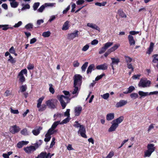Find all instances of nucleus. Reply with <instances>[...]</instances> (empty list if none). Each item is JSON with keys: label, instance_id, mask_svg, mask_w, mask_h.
I'll return each mask as SVG.
<instances>
[{"label": "nucleus", "instance_id": "obj_3", "mask_svg": "<svg viewBox=\"0 0 158 158\" xmlns=\"http://www.w3.org/2000/svg\"><path fill=\"white\" fill-rule=\"evenodd\" d=\"M57 101L56 99H51L47 101L45 103L48 107L51 109H54L56 108Z\"/></svg>", "mask_w": 158, "mask_h": 158}, {"label": "nucleus", "instance_id": "obj_13", "mask_svg": "<svg viewBox=\"0 0 158 158\" xmlns=\"http://www.w3.org/2000/svg\"><path fill=\"white\" fill-rule=\"evenodd\" d=\"M55 5V3H45L41 6L37 10H44L46 7L47 6L53 7Z\"/></svg>", "mask_w": 158, "mask_h": 158}, {"label": "nucleus", "instance_id": "obj_30", "mask_svg": "<svg viewBox=\"0 0 158 158\" xmlns=\"http://www.w3.org/2000/svg\"><path fill=\"white\" fill-rule=\"evenodd\" d=\"M154 146V145L152 144H148L147 146L148 150L153 152L155 151V148Z\"/></svg>", "mask_w": 158, "mask_h": 158}, {"label": "nucleus", "instance_id": "obj_63", "mask_svg": "<svg viewBox=\"0 0 158 158\" xmlns=\"http://www.w3.org/2000/svg\"><path fill=\"white\" fill-rule=\"evenodd\" d=\"M11 94V92L10 90H7L4 93V95L6 97H8Z\"/></svg>", "mask_w": 158, "mask_h": 158}, {"label": "nucleus", "instance_id": "obj_19", "mask_svg": "<svg viewBox=\"0 0 158 158\" xmlns=\"http://www.w3.org/2000/svg\"><path fill=\"white\" fill-rule=\"evenodd\" d=\"M29 142L27 141L19 142L17 144V147L19 148H21L23 146L27 144Z\"/></svg>", "mask_w": 158, "mask_h": 158}, {"label": "nucleus", "instance_id": "obj_28", "mask_svg": "<svg viewBox=\"0 0 158 158\" xmlns=\"http://www.w3.org/2000/svg\"><path fill=\"white\" fill-rule=\"evenodd\" d=\"M114 113H111L107 114L106 116L107 120L110 121L112 120L114 118Z\"/></svg>", "mask_w": 158, "mask_h": 158}, {"label": "nucleus", "instance_id": "obj_60", "mask_svg": "<svg viewBox=\"0 0 158 158\" xmlns=\"http://www.w3.org/2000/svg\"><path fill=\"white\" fill-rule=\"evenodd\" d=\"M79 63L78 60L74 61L73 63V65L74 67H78L79 65Z\"/></svg>", "mask_w": 158, "mask_h": 158}, {"label": "nucleus", "instance_id": "obj_21", "mask_svg": "<svg viewBox=\"0 0 158 158\" xmlns=\"http://www.w3.org/2000/svg\"><path fill=\"white\" fill-rule=\"evenodd\" d=\"M124 117L123 116H120L117 119L113 120L114 122H115L118 125L119 124L121 123L123 120Z\"/></svg>", "mask_w": 158, "mask_h": 158}, {"label": "nucleus", "instance_id": "obj_39", "mask_svg": "<svg viewBox=\"0 0 158 158\" xmlns=\"http://www.w3.org/2000/svg\"><path fill=\"white\" fill-rule=\"evenodd\" d=\"M88 63L85 62L82 66L81 67L82 71L83 72L85 71L86 69L88 66Z\"/></svg>", "mask_w": 158, "mask_h": 158}, {"label": "nucleus", "instance_id": "obj_59", "mask_svg": "<svg viewBox=\"0 0 158 158\" xmlns=\"http://www.w3.org/2000/svg\"><path fill=\"white\" fill-rule=\"evenodd\" d=\"M69 119L68 118V117L67 118H65L64 120H63L60 123V124H63L64 123H66L68 122L69 121Z\"/></svg>", "mask_w": 158, "mask_h": 158}, {"label": "nucleus", "instance_id": "obj_4", "mask_svg": "<svg viewBox=\"0 0 158 158\" xmlns=\"http://www.w3.org/2000/svg\"><path fill=\"white\" fill-rule=\"evenodd\" d=\"M151 84V81L146 79H141L138 84L139 87L145 88L149 87Z\"/></svg>", "mask_w": 158, "mask_h": 158}, {"label": "nucleus", "instance_id": "obj_22", "mask_svg": "<svg viewBox=\"0 0 158 158\" xmlns=\"http://www.w3.org/2000/svg\"><path fill=\"white\" fill-rule=\"evenodd\" d=\"M120 46L119 44H116L114 45V46L111 47L108 50L111 53L112 52H114Z\"/></svg>", "mask_w": 158, "mask_h": 158}, {"label": "nucleus", "instance_id": "obj_49", "mask_svg": "<svg viewBox=\"0 0 158 158\" xmlns=\"http://www.w3.org/2000/svg\"><path fill=\"white\" fill-rule=\"evenodd\" d=\"M49 91L52 94H53L55 92V90L53 87V85L52 84H49Z\"/></svg>", "mask_w": 158, "mask_h": 158}, {"label": "nucleus", "instance_id": "obj_37", "mask_svg": "<svg viewBox=\"0 0 158 158\" xmlns=\"http://www.w3.org/2000/svg\"><path fill=\"white\" fill-rule=\"evenodd\" d=\"M153 59L152 60V62L153 63H157V61H158V54H155L153 55Z\"/></svg>", "mask_w": 158, "mask_h": 158}, {"label": "nucleus", "instance_id": "obj_14", "mask_svg": "<svg viewBox=\"0 0 158 158\" xmlns=\"http://www.w3.org/2000/svg\"><path fill=\"white\" fill-rule=\"evenodd\" d=\"M127 103V102L126 101L123 100H120L116 103L115 106L117 108L121 107L125 105Z\"/></svg>", "mask_w": 158, "mask_h": 158}, {"label": "nucleus", "instance_id": "obj_25", "mask_svg": "<svg viewBox=\"0 0 158 158\" xmlns=\"http://www.w3.org/2000/svg\"><path fill=\"white\" fill-rule=\"evenodd\" d=\"M47 157V152H42L38 155L37 156L35 157V158H46Z\"/></svg>", "mask_w": 158, "mask_h": 158}, {"label": "nucleus", "instance_id": "obj_5", "mask_svg": "<svg viewBox=\"0 0 158 158\" xmlns=\"http://www.w3.org/2000/svg\"><path fill=\"white\" fill-rule=\"evenodd\" d=\"M82 77L79 74H76L74 77V84L81 87L82 83Z\"/></svg>", "mask_w": 158, "mask_h": 158}, {"label": "nucleus", "instance_id": "obj_38", "mask_svg": "<svg viewBox=\"0 0 158 158\" xmlns=\"http://www.w3.org/2000/svg\"><path fill=\"white\" fill-rule=\"evenodd\" d=\"M60 121H57L54 122L52 124L51 127L54 129H55L59 124H60Z\"/></svg>", "mask_w": 158, "mask_h": 158}, {"label": "nucleus", "instance_id": "obj_64", "mask_svg": "<svg viewBox=\"0 0 158 158\" xmlns=\"http://www.w3.org/2000/svg\"><path fill=\"white\" fill-rule=\"evenodd\" d=\"M34 66L33 64H29L28 65L27 68L28 70H31L33 69Z\"/></svg>", "mask_w": 158, "mask_h": 158}, {"label": "nucleus", "instance_id": "obj_24", "mask_svg": "<svg viewBox=\"0 0 158 158\" xmlns=\"http://www.w3.org/2000/svg\"><path fill=\"white\" fill-rule=\"evenodd\" d=\"M72 9L71 10H74V9L76 8H77V10H81L85 6H78L76 5L74 3H71Z\"/></svg>", "mask_w": 158, "mask_h": 158}, {"label": "nucleus", "instance_id": "obj_46", "mask_svg": "<svg viewBox=\"0 0 158 158\" xmlns=\"http://www.w3.org/2000/svg\"><path fill=\"white\" fill-rule=\"evenodd\" d=\"M39 2H35L33 5V7L34 10H37V8L40 5Z\"/></svg>", "mask_w": 158, "mask_h": 158}, {"label": "nucleus", "instance_id": "obj_15", "mask_svg": "<svg viewBox=\"0 0 158 158\" xmlns=\"http://www.w3.org/2000/svg\"><path fill=\"white\" fill-rule=\"evenodd\" d=\"M87 26L89 27H90L94 29H95L98 31H99L100 28L95 24L91 23H88L87 24Z\"/></svg>", "mask_w": 158, "mask_h": 158}, {"label": "nucleus", "instance_id": "obj_42", "mask_svg": "<svg viewBox=\"0 0 158 158\" xmlns=\"http://www.w3.org/2000/svg\"><path fill=\"white\" fill-rule=\"evenodd\" d=\"M39 108L38 111H43L46 108V106L45 104L41 105V106Z\"/></svg>", "mask_w": 158, "mask_h": 158}, {"label": "nucleus", "instance_id": "obj_47", "mask_svg": "<svg viewBox=\"0 0 158 158\" xmlns=\"http://www.w3.org/2000/svg\"><path fill=\"white\" fill-rule=\"evenodd\" d=\"M51 35V32L49 31L44 32L42 34V36L44 37H48Z\"/></svg>", "mask_w": 158, "mask_h": 158}, {"label": "nucleus", "instance_id": "obj_62", "mask_svg": "<svg viewBox=\"0 0 158 158\" xmlns=\"http://www.w3.org/2000/svg\"><path fill=\"white\" fill-rule=\"evenodd\" d=\"M127 67L129 69H131L132 71H134V68L131 63H128L127 64Z\"/></svg>", "mask_w": 158, "mask_h": 158}, {"label": "nucleus", "instance_id": "obj_50", "mask_svg": "<svg viewBox=\"0 0 158 158\" xmlns=\"http://www.w3.org/2000/svg\"><path fill=\"white\" fill-rule=\"evenodd\" d=\"M45 138L44 139V141L45 142H48L51 138V135L46 133L45 135Z\"/></svg>", "mask_w": 158, "mask_h": 158}, {"label": "nucleus", "instance_id": "obj_40", "mask_svg": "<svg viewBox=\"0 0 158 158\" xmlns=\"http://www.w3.org/2000/svg\"><path fill=\"white\" fill-rule=\"evenodd\" d=\"M85 1L84 0H78L76 2L77 5L78 6H81L82 4L84 3Z\"/></svg>", "mask_w": 158, "mask_h": 158}, {"label": "nucleus", "instance_id": "obj_55", "mask_svg": "<svg viewBox=\"0 0 158 158\" xmlns=\"http://www.w3.org/2000/svg\"><path fill=\"white\" fill-rule=\"evenodd\" d=\"M82 125H81L80 123H79L77 121H76L73 124V126L76 128H78L79 127H80Z\"/></svg>", "mask_w": 158, "mask_h": 158}, {"label": "nucleus", "instance_id": "obj_26", "mask_svg": "<svg viewBox=\"0 0 158 158\" xmlns=\"http://www.w3.org/2000/svg\"><path fill=\"white\" fill-rule=\"evenodd\" d=\"M69 22L68 21H66L64 23L62 28L63 30H66L69 29Z\"/></svg>", "mask_w": 158, "mask_h": 158}, {"label": "nucleus", "instance_id": "obj_2", "mask_svg": "<svg viewBox=\"0 0 158 158\" xmlns=\"http://www.w3.org/2000/svg\"><path fill=\"white\" fill-rule=\"evenodd\" d=\"M58 99L63 109H64L66 106L67 104L66 102L68 103L70 100L69 97L63 95H61Z\"/></svg>", "mask_w": 158, "mask_h": 158}, {"label": "nucleus", "instance_id": "obj_44", "mask_svg": "<svg viewBox=\"0 0 158 158\" xmlns=\"http://www.w3.org/2000/svg\"><path fill=\"white\" fill-rule=\"evenodd\" d=\"M152 151L151 152L148 150H147L144 152V157H149L151 155Z\"/></svg>", "mask_w": 158, "mask_h": 158}, {"label": "nucleus", "instance_id": "obj_31", "mask_svg": "<svg viewBox=\"0 0 158 158\" xmlns=\"http://www.w3.org/2000/svg\"><path fill=\"white\" fill-rule=\"evenodd\" d=\"M44 99V97H41L40 98H39V99L37 100V107L38 108H39L41 106V103Z\"/></svg>", "mask_w": 158, "mask_h": 158}, {"label": "nucleus", "instance_id": "obj_6", "mask_svg": "<svg viewBox=\"0 0 158 158\" xmlns=\"http://www.w3.org/2000/svg\"><path fill=\"white\" fill-rule=\"evenodd\" d=\"M23 74H27V71L26 69H25L22 70L19 73L18 77L19 78V80L22 83H23L25 81V77L23 76Z\"/></svg>", "mask_w": 158, "mask_h": 158}, {"label": "nucleus", "instance_id": "obj_17", "mask_svg": "<svg viewBox=\"0 0 158 158\" xmlns=\"http://www.w3.org/2000/svg\"><path fill=\"white\" fill-rule=\"evenodd\" d=\"M107 68V65L106 64L98 65L96 66V69L98 70H106Z\"/></svg>", "mask_w": 158, "mask_h": 158}, {"label": "nucleus", "instance_id": "obj_52", "mask_svg": "<svg viewBox=\"0 0 158 158\" xmlns=\"http://www.w3.org/2000/svg\"><path fill=\"white\" fill-rule=\"evenodd\" d=\"M54 129L51 127L50 128L47 132V134L51 135L53 134L54 133Z\"/></svg>", "mask_w": 158, "mask_h": 158}, {"label": "nucleus", "instance_id": "obj_45", "mask_svg": "<svg viewBox=\"0 0 158 158\" xmlns=\"http://www.w3.org/2000/svg\"><path fill=\"white\" fill-rule=\"evenodd\" d=\"M9 57L10 58L8 59V61H10L12 64L15 63L16 62V61L15 59H14L10 55Z\"/></svg>", "mask_w": 158, "mask_h": 158}, {"label": "nucleus", "instance_id": "obj_54", "mask_svg": "<svg viewBox=\"0 0 158 158\" xmlns=\"http://www.w3.org/2000/svg\"><path fill=\"white\" fill-rule=\"evenodd\" d=\"M33 27V24L31 23H29L25 26V28L27 29L32 28Z\"/></svg>", "mask_w": 158, "mask_h": 158}, {"label": "nucleus", "instance_id": "obj_23", "mask_svg": "<svg viewBox=\"0 0 158 158\" xmlns=\"http://www.w3.org/2000/svg\"><path fill=\"white\" fill-rule=\"evenodd\" d=\"M154 44L152 42L150 43V46L148 48L146 53L148 54H150L153 51L154 48Z\"/></svg>", "mask_w": 158, "mask_h": 158}, {"label": "nucleus", "instance_id": "obj_10", "mask_svg": "<svg viewBox=\"0 0 158 158\" xmlns=\"http://www.w3.org/2000/svg\"><path fill=\"white\" fill-rule=\"evenodd\" d=\"M111 59L112 60V62L110 64V65L111 66L112 69L114 70V65H118V63L120 62V60L118 58H115L113 57L111 58Z\"/></svg>", "mask_w": 158, "mask_h": 158}, {"label": "nucleus", "instance_id": "obj_16", "mask_svg": "<svg viewBox=\"0 0 158 158\" xmlns=\"http://www.w3.org/2000/svg\"><path fill=\"white\" fill-rule=\"evenodd\" d=\"M74 89L73 91L72 92V94H77L75 95V97H77L78 94L80 87H79L78 85H74Z\"/></svg>", "mask_w": 158, "mask_h": 158}, {"label": "nucleus", "instance_id": "obj_27", "mask_svg": "<svg viewBox=\"0 0 158 158\" xmlns=\"http://www.w3.org/2000/svg\"><path fill=\"white\" fill-rule=\"evenodd\" d=\"M95 66L94 64H92L89 66L87 70V74L91 73L92 70H94Z\"/></svg>", "mask_w": 158, "mask_h": 158}, {"label": "nucleus", "instance_id": "obj_41", "mask_svg": "<svg viewBox=\"0 0 158 158\" xmlns=\"http://www.w3.org/2000/svg\"><path fill=\"white\" fill-rule=\"evenodd\" d=\"M113 44V42H108L107 43L105 44H104V47L106 50L109 47H110Z\"/></svg>", "mask_w": 158, "mask_h": 158}, {"label": "nucleus", "instance_id": "obj_35", "mask_svg": "<svg viewBox=\"0 0 158 158\" xmlns=\"http://www.w3.org/2000/svg\"><path fill=\"white\" fill-rule=\"evenodd\" d=\"M11 6L13 8H15L18 7L19 5V2L16 1L15 2H10Z\"/></svg>", "mask_w": 158, "mask_h": 158}, {"label": "nucleus", "instance_id": "obj_48", "mask_svg": "<svg viewBox=\"0 0 158 158\" xmlns=\"http://www.w3.org/2000/svg\"><path fill=\"white\" fill-rule=\"evenodd\" d=\"M118 13L119 15L122 18H126V15L123 12V10H118Z\"/></svg>", "mask_w": 158, "mask_h": 158}, {"label": "nucleus", "instance_id": "obj_51", "mask_svg": "<svg viewBox=\"0 0 158 158\" xmlns=\"http://www.w3.org/2000/svg\"><path fill=\"white\" fill-rule=\"evenodd\" d=\"M131 98L135 99L138 97V95L137 94L135 93H133L131 94L130 95Z\"/></svg>", "mask_w": 158, "mask_h": 158}, {"label": "nucleus", "instance_id": "obj_1", "mask_svg": "<svg viewBox=\"0 0 158 158\" xmlns=\"http://www.w3.org/2000/svg\"><path fill=\"white\" fill-rule=\"evenodd\" d=\"M42 141L40 140L34 144V146H30L24 148H23L25 152L28 154H31L35 151L42 144Z\"/></svg>", "mask_w": 158, "mask_h": 158}, {"label": "nucleus", "instance_id": "obj_8", "mask_svg": "<svg viewBox=\"0 0 158 158\" xmlns=\"http://www.w3.org/2000/svg\"><path fill=\"white\" fill-rule=\"evenodd\" d=\"M20 130V128L19 127L16 125L11 127L10 128V132L13 134H15L19 132Z\"/></svg>", "mask_w": 158, "mask_h": 158}, {"label": "nucleus", "instance_id": "obj_9", "mask_svg": "<svg viewBox=\"0 0 158 158\" xmlns=\"http://www.w3.org/2000/svg\"><path fill=\"white\" fill-rule=\"evenodd\" d=\"M78 132V133L80 134L81 136L83 137L84 138H87V136L85 134V128L83 125H82L80 127Z\"/></svg>", "mask_w": 158, "mask_h": 158}, {"label": "nucleus", "instance_id": "obj_61", "mask_svg": "<svg viewBox=\"0 0 158 158\" xmlns=\"http://www.w3.org/2000/svg\"><path fill=\"white\" fill-rule=\"evenodd\" d=\"M128 90L129 91V93H131L135 89V87L132 86H130L128 89Z\"/></svg>", "mask_w": 158, "mask_h": 158}, {"label": "nucleus", "instance_id": "obj_58", "mask_svg": "<svg viewBox=\"0 0 158 158\" xmlns=\"http://www.w3.org/2000/svg\"><path fill=\"white\" fill-rule=\"evenodd\" d=\"M114 155V152L113 151H111L106 156V158H111Z\"/></svg>", "mask_w": 158, "mask_h": 158}, {"label": "nucleus", "instance_id": "obj_18", "mask_svg": "<svg viewBox=\"0 0 158 158\" xmlns=\"http://www.w3.org/2000/svg\"><path fill=\"white\" fill-rule=\"evenodd\" d=\"M42 129V127H40L38 128H35L32 131V133L35 135H38L40 132V131Z\"/></svg>", "mask_w": 158, "mask_h": 158}, {"label": "nucleus", "instance_id": "obj_56", "mask_svg": "<svg viewBox=\"0 0 158 158\" xmlns=\"http://www.w3.org/2000/svg\"><path fill=\"white\" fill-rule=\"evenodd\" d=\"M101 96L102 97V98L104 99H107L109 97V93H107L104 94H103V95H102Z\"/></svg>", "mask_w": 158, "mask_h": 158}, {"label": "nucleus", "instance_id": "obj_11", "mask_svg": "<svg viewBox=\"0 0 158 158\" xmlns=\"http://www.w3.org/2000/svg\"><path fill=\"white\" fill-rule=\"evenodd\" d=\"M82 107L81 106H77L74 108L75 115L76 116H79L81 112Z\"/></svg>", "mask_w": 158, "mask_h": 158}, {"label": "nucleus", "instance_id": "obj_29", "mask_svg": "<svg viewBox=\"0 0 158 158\" xmlns=\"http://www.w3.org/2000/svg\"><path fill=\"white\" fill-rule=\"evenodd\" d=\"M20 133L22 135L24 136H27L29 135V132L28 131L27 129L26 128H24L22 130Z\"/></svg>", "mask_w": 158, "mask_h": 158}, {"label": "nucleus", "instance_id": "obj_34", "mask_svg": "<svg viewBox=\"0 0 158 158\" xmlns=\"http://www.w3.org/2000/svg\"><path fill=\"white\" fill-rule=\"evenodd\" d=\"M2 28V30L6 31L10 28H11L9 27V25L7 24L6 25H0V28ZM11 28H12L11 27Z\"/></svg>", "mask_w": 158, "mask_h": 158}, {"label": "nucleus", "instance_id": "obj_57", "mask_svg": "<svg viewBox=\"0 0 158 158\" xmlns=\"http://www.w3.org/2000/svg\"><path fill=\"white\" fill-rule=\"evenodd\" d=\"M10 112L13 114H18L19 113V111L18 110H13L12 107L10 108Z\"/></svg>", "mask_w": 158, "mask_h": 158}, {"label": "nucleus", "instance_id": "obj_32", "mask_svg": "<svg viewBox=\"0 0 158 158\" xmlns=\"http://www.w3.org/2000/svg\"><path fill=\"white\" fill-rule=\"evenodd\" d=\"M138 94L141 97H145L148 95H149V93L148 92H144L141 91H139Z\"/></svg>", "mask_w": 158, "mask_h": 158}, {"label": "nucleus", "instance_id": "obj_43", "mask_svg": "<svg viewBox=\"0 0 158 158\" xmlns=\"http://www.w3.org/2000/svg\"><path fill=\"white\" fill-rule=\"evenodd\" d=\"M27 89V86L26 85H22L20 87V90L22 92L25 91Z\"/></svg>", "mask_w": 158, "mask_h": 158}, {"label": "nucleus", "instance_id": "obj_53", "mask_svg": "<svg viewBox=\"0 0 158 158\" xmlns=\"http://www.w3.org/2000/svg\"><path fill=\"white\" fill-rule=\"evenodd\" d=\"M106 50V48L103 46L99 49V53L100 54L104 53Z\"/></svg>", "mask_w": 158, "mask_h": 158}, {"label": "nucleus", "instance_id": "obj_7", "mask_svg": "<svg viewBox=\"0 0 158 158\" xmlns=\"http://www.w3.org/2000/svg\"><path fill=\"white\" fill-rule=\"evenodd\" d=\"M79 31L75 30L73 32L69 34L68 35L67 38L69 40H73L74 38L78 36Z\"/></svg>", "mask_w": 158, "mask_h": 158}, {"label": "nucleus", "instance_id": "obj_12", "mask_svg": "<svg viewBox=\"0 0 158 158\" xmlns=\"http://www.w3.org/2000/svg\"><path fill=\"white\" fill-rule=\"evenodd\" d=\"M111 123V126L108 129V131L110 132L115 131L118 126V125L115 122H114L113 121Z\"/></svg>", "mask_w": 158, "mask_h": 158}, {"label": "nucleus", "instance_id": "obj_33", "mask_svg": "<svg viewBox=\"0 0 158 158\" xmlns=\"http://www.w3.org/2000/svg\"><path fill=\"white\" fill-rule=\"evenodd\" d=\"M22 7L21 10H25L26 9H28L30 8V6L28 4H22Z\"/></svg>", "mask_w": 158, "mask_h": 158}, {"label": "nucleus", "instance_id": "obj_20", "mask_svg": "<svg viewBox=\"0 0 158 158\" xmlns=\"http://www.w3.org/2000/svg\"><path fill=\"white\" fill-rule=\"evenodd\" d=\"M128 39L130 45H133L135 44V41L132 36L131 35H129L128 36Z\"/></svg>", "mask_w": 158, "mask_h": 158}, {"label": "nucleus", "instance_id": "obj_36", "mask_svg": "<svg viewBox=\"0 0 158 158\" xmlns=\"http://www.w3.org/2000/svg\"><path fill=\"white\" fill-rule=\"evenodd\" d=\"M124 57L127 64L130 63L132 61V58L128 56H124Z\"/></svg>", "mask_w": 158, "mask_h": 158}]
</instances>
